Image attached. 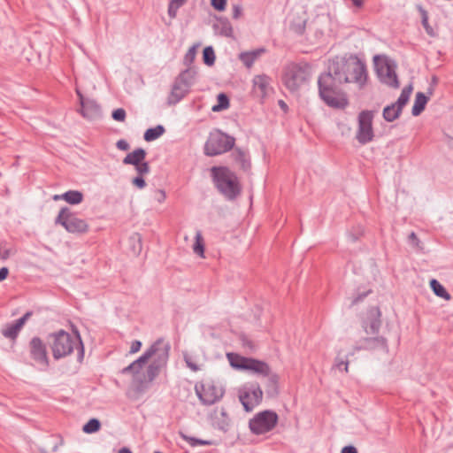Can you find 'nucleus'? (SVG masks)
I'll return each mask as SVG.
<instances>
[{
	"label": "nucleus",
	"instance_id": "1",
	"mask_svg": "<svg viewBox=\"0 0 453 453\" xmlns=\"http://www.w3.org/2000/svg\"><path fill=\"white\" fill-rule=\"evenodd\" d=\"M331 70V64L324 73L320 74L318 80L319 94L324 103L335 109H344L348 104V99L341 89L342 81Z\"/></svg>",
	"mask_w": 453,
	"mask_h": 453
},
{
	"label": "nucleus",
	"instance_id": "2",
	"mask_svg": "<svg viewBox=\"0 0 453 453\" xmlns=\"http://www.w3.org/2000/svg\"><path fill=\"white\" fill-rule=\"evenodd\" d=\"M331 70L342 83L355 82L363 86L366 81V66L358 58L350 56L349 58L334 60Z\"/></svg>",
	"mask_w": 453,
	"mask_h": 453
},
{
	"label": "nucleus",
	"instance_id": "3",
	"mask_svg": "<svg viewBox=\"0 0 453 453\" xmlns=\"http://www.w3.org/2000/svg\"><path fill=\"white\" fill-rule=\"evenodd\" d=\"M53 337V343L51 346L52 354L55 359H59L70 355L74 349H77V359L81 362L84 357V346L78 331H75V335H71L69 333L61 329L51 335Z\"/></svg>",
	"mask_w": 453,
	"mask_h": 453
},
{
	"label": "nucleus",
	"instance_id": "4",
	"mask_svg": "<svg viewBox=\"0 0 453 453\" xmlns=\"http://www.w3.org/2000/svg\"><path fill=\"white\" fill-rule=\"evenodd\" d=\"M212 180L220 194L226 199L234 200L241 193V186L236 174L226 166L211 168Z\"/></svg>",
	"mask_w": 453,
	"mask_h": 453
},
{
	"label": "nucleus",
	"instance_id": "5",
	"mask_svg": "<svg viewBox=\"0 0 453 453\" xmlns=\"http://www.w3.org/2000/svg\"><path fill=\"white\" fill-rule=\"evenodd\" d=\"M235 139L220 130H214L210 133L204 144V154L214 157L231 150L234 146Z\"/></svg>",
	"mask_w": 453,
	"mask_h": 453
},
{
	"label": "nucleus",
	"instance_id": "6",
	"mask_svg": "<svg viewBox=\"0 0 453 453\" xmlns=\"http://www.w3.org/2000/svg\"><path fill=\"white\" fill-rule=\"evenodd\" d=\"M226 357L232 367L237 370L249 371L257 376L264 377V375L269 374V370L271 369L269 365L264 361L242 357L236 353H227Z\"/></svg>",
	"mask_w": 453,
	"mask_h": 453
},
{
	"label": "nucleus",
	"instance_id": "7",
	"mask_svg": "<svg viewBox=\"0 0 453 453\" xmlns=\"http://www.w3.org/2000/svg\"><path fill=\"white\" fill-rule=\"evenodd\" d=\"M55 224L62 226L68 233L73 234H83L89 229L88 222L67 207L61 208L55 219Z\"/></svg>",
	"mask_w": 453,
	"mask_h": 453
},
{
	"label": "nucleus",
	"instance_id": "8",
	"mask_svg": "<svg viewBox=\"0 0 453 453\" xmlns=\"http://www.w3.org/2000/svg\"><path fill=\"white\" fill-rule=\"evenodd\" d=\"M310 75L307 65L290 63L284 68L282 81L288 90L296 91L309 80Z\"/></svg>",
	"mask_w": 453,
	"mask_h": 453
},
{
	"label": "nucleus",
	"instance_id": "9",
	"mask_svg": "<svg viewBox=\"0 0 453 453\" xmlns=\"http://www.w3.org/2000/svg\"><path fill=\"white\" fill-rule=\"evenodd\" d=\"M279 417L273 411L266 410L257 413L249 422L252 434L260 435L272 431L278 423Z\"/></svg>",
	"mask_w": 453,
	"mask_h": 453
},
{
	"label": "nucleus",
	"instance_id": "10",
	"mask_svg": "<svg viewBox=\"0 0 453 453\" xmlns=\"http://www.w3.org/2000/svg\"><path fill=\"white\" fill-rule=\"evenodd\" d=\"M373 116V111H362L358 114L356 139L362 145L371 142L374 138L372 127Z\"/></svg>",
	"mask_w": 453,
	"mask_h": 453
},
{
	"label": "nucleus",
	"instance_id": "11",
	"mask_svg": "<svg viewBox=\"0 0 453 453\" xmlns=\"http://www.w3.org/2000/svg\"><path fill=\"white\" fill-rule=\"evenodd\" d=\"M239 399L246 411H251L263 399V391L257 383L245 384L239 390Z\"/></svg>",
	"mask_w": 453,
	"mask_h": 453
},
{
	"label": "nucleus",
	"instance_id": "12",
	"mask_svg": "<svg viewBox=\"0 0 453 453\" xmlns=\"http://www.w3.org/2000/svg\"><path fill=\"white\" fill-rule=\"evenodd\" d=\"M412 92V87L410 85L403 88L397 101L383 109V118L388 122H392L398 119L403 107L406 105Z\"/></svg>",
	"mask_w": 453,
	"mask_h": 453
},
{
	"label": "nucleus",
	"instance_id": "13",
	"mask_svg": "<svg viewBox=\"0 0 453 453\" xmlns=\"http://www.w3.org/2000/svg\"><path fill=\"white\" fill-rule=\"evenodd\" d=\"M271 82V77L266 74L255 75L252 80L253 95L262 100L267 97L273 90Z\"/></svg>",
	"mask_w": 453,
	"mask_h": 453
},
{
	"label": "nucleus",
	"instance_id": "14",
	"mask_svg": "<svg viewBox=\"0 0 453 453\" xmlns=\"http://www.w3.org/2000/svg\"><path fill=\"white\" fill-rule=\"evenodd\" d=\"M30 355L31 357L43 368L48 367L49 359L46 346L39 337H34L30 341Z\"/></svg>",
	"mask_w": 453,
	"mask_h": 453
},
{
	"label": "nucleus",
	"instance_id": "15",
	"mask_svg": "<svg viewBox=\"0 0 453 453\" xmlns=\"http://www.w3.org/2000/svg\"><path fill=\"white\" fill-rule=\"evenodd\" d=\"M170 344L165 342L163 338L157 339L149 349H153V362L165 366L169 357Z\"/></svg>",
	"mask_w": 453,
	"mask_h": 453
},
{
	"label": "nucleus",
	"instance_id": "16",
	"mask_svg": "<svg viewBox=\"0 0 453 453\" xmlns=\"http://www.w3.org/2000/svg\"><path fill=\"white\" fill-rule=\"evenodd\" d=\"M181 79H175L171 93L167 98V104L169 105H174L178 104L185 96L189 92V87L183 83Z\"/></svg>",
	"mask_w": 453,
	"mask_h": 453
},
{
	"label": "nucleus",
	"instance_id": "17",
	"mask_svg": "<svg viewBox=\"0 0 453 453\" xmlns=\"http://www.w3.org/2000/svg\"><path fill=\"white\" fill-rule=\"evenodd\" d=\"M211 425L221 431H227L230 426V418L224 407L217 408L210 416Z\"/></svg>",
	"mask_w": 453,
	"mask_h": 453
},
{
	"label": "nucleus",
	"instance_id": "18",
	"mask_svg": "<svg viewBox=\"0 0 453 453\" xmlns=\"http://www.w3.org/2000/svg\"><path fill=\"white\" fill-rule=\"evenodd\" d=\"M196 394L200 401L205 405H211L218 402L223 395L214 386L203 387L202 391L196 388Z\"/></svg>",
	"mask_w": 453,
	"mask_h": 453
},
{
	"label": "nucleus",
	"instance_id": "19",
	"mask_svg": "<svg viewBox=\"0 0 453 453\" xmlns=\"http://www.w3.org/2000/svg\"><path fill=\"white\" fill-rule=\"evenodd\" d=\"M78 96L81 101V113L84 118L93 119L100 115V107L93 100H85L82 95L78 91Z\"/></svg>",
	"mask_w": 453,
	"mask_h": 453
},
{
	"label": "nucleus",
	"instance_id": "20",
	"mask_svg": "<svg viewBox=\"0 0 453 453\" xmlns=\"http://www.w3.org/2000/svg\"><path fill=\"white\" fill-rule=\"evenodd\" d=\"M378 73L383 83L395 88L399 87L397 75L389 65L386 64L385 66H381Z\"/></svg>",
	"mask_w": 453,
	"mask_h": 453
},
{
	"label": "nucleus",
	"instance_id": "21",
	"mask_svg": "<svg viewBox=\"0 0 453 453\" xmlns=\"http://www.w3.org/2000/svg\"><path fill=\"white\" fill-rule=\"evenodd\" d=\"M234 160L244 172H249L251 168L250 157L246 150L236 148L232 153Z\"/></svg>",
	"mask_w": 453,
	"mask_h": 453
},
{
	"label": "nucleus",
	"instance_id": "22",
	"mask_svg": "<svg viewBox=\"0 0 453 453\" xmlns=\"http://www.w3.org/2000/svg\"><path fill=\"white\" fill-rule=\"evenodd\" d=\"M266 378L265 392L269 397H274L279 393V376L269 370V374L264 375Z\"/></svg>",
	"mask_w": 453,
	"mask_h": 453
},
{
	"label": "nucleus",
	"instance_id": "23",
	"mask_svg": "<svg viewBox=\"0 0 453 453\" xmlns=\"http://www.w3.org/2000/svg\"><path fill=\"white\" fill-rule=\"evenodd\" d=\"M146 155L147 153L144 149L137 148L124 157L123 164L132 165H139V163L144 161Z\"/></svg>",
	"mask_w": 453,
	"mask_h": 453
},
{
	"label": "nucleus",
	"instance_id": "24",
	"mask_svg": "<svg viewBox=\"0 0 453 453\" xmlns=\"http://www.w3.org/2000/svg\"><path fill=\"white\" fill-rule=\"evenodd\" d=\"M428 102V96L422 92H418L415 96L414 104L412 106L411 114L418 116L425 110Z\"/></svg>",
	"mask_w": 453,
	"mask_h": 453
},
{
	"label": "nucleus",
	"instance_id": "25",
	"mask_svg": "<svg viewBox=\"0 0 453 453\" xmlns=\"http://www.w3.org/2000/svg\"><path fill=\"white\" fill-rule=\"evenodd\" d=\"M364 349H372L376 348H381L383 349H387L388 344L387 340L383 337H374V338H366L365 339Z\"/></svg>",
	"mask_w": 453,
	"mask_h": 453
},
{
	"label": "nucleus",
	"instance_id": "26",
	"mask_svg": "<svg viewBox=\"0 0 453 453\" xmlns=\"http://www.w3.org/2000/svg\"><path fill=\"white\" fill-rule=\"evenodd\" d=\"M217 32L226 37L233 36V27L226 19H221L214 26Z\"/></svg>",
	"mask_w": 453,
	"mask_h": 453
},
{
	"label": "nucleus",
	"instance_id": "27",
	"mask_svg": "<svg viewBox=\"0 0 453 453\" xmlns=\"http://www.w3.org/2000/svg\"><path fill=\"white\" fill-rule=\"evenodd\" d=\"M63 200L69 204H79L83 201V194L78 190H68L62 194Z\"/></svg>",
	"mask_w": 453,
	"mask_h": 453
},
{
	"label": "nucleus",
	"instance_id": "28",
	"mask_svg": "<svg viewBox=\"0 0 453 453\" xmlns=\"http://www.w3.org/2000/svg\"><path fill=\"white\" fill-rule=\"evenodd\" d=\"M430 287L437 296L441 297L447 301L450 300L451 296L437 280L432 279L430 280Z\"/></svg>",
	"mask_w": 453,
	"mask_h": 453
},
{
	"label": "nucleus",
	"instance_id": "29",
	"mask_svg": "<svg viewBox=\"0 0 453 453\" xmlns=\"http://www.w3.org/2000/svg\"><path fill=\"white\" fill-rule=\"evenodd\" d=\"M165 129L162 125H157L155 127L149 128L144 133V140L147 142L155 141L159 138L164 133Z\"/></svg>",
	"mask_w": 453,
	"mask_h": 453
},
{
	"label": "nucleus",
	"instance_id": "30",
	"mask_svg": "<svg viewBox=\"0 0 453 453\" xmlns=\"http://www.w3.org/2000/svg\"><path fill=\"white\" fill-rule=\"evenodd\" d=\"M180 436L187 441L191 447L196 446H210L212 445L213 442L209 440H202L196 437L188 436L185 434L183 432H179Z\"/></svg>",
	"mask_w": 453,
	"mask_h": 453
},
{
	"label": "nucleus",
	"instance_id": "31",
	"mask_svg": "<svg viewBox=\"0 0 453 453\" xmlns=\"http://www.w3.org/2000/svg\"><path fill=\"white\" fill-rule=\"evenodd\" d=\"M193 251L201 257H204V243L201 231H196L195 236V243L193 245Z\"/></svg>",
	"mask_w": 453,
	"mask_h": 453
},
{
	"label": "nucleus",
	"instance_id": "32",
	"mask_svg": "<svg viewBox=\"0 0 453 453\" xmlns=\"http://www.w3.org/2000/svg\"><path fill=\"white\" fill-rule=\"evenodd\" d=\"M196 72L193 68H187L185 71L180 73V75L176 79H181L183 83L187 84L188 87H191L194 83V80L196 77Z\"/></svg>",
	"mask_w": 453,
	"mask_h": 453
},
{
	"label": "nucleus",
	"instance_id": "33",
	"mask_svg": "<svg viewBox=\"0 0 453 453\" xmlns=\"http://www.w3.org/2000/svg\"><path fill=\"white\" fill-rule=\"evenodd\" d=\"M187 0H171L168 5V15L171 19H174L177 15L179 8L185 4Z\"/></svg>",
	"mask_w": 453,
	"mask_h": 453
},
{
	"label": "nucleus",
	"instance_id": "34",
	"mask_svg": "<svg viewBox=\"0 0 453 453\" xmlns=\"http://www.w3.org/2000/svg\"><path fill=\"white\" fill-rule=\"evenodd\" d=\"M101 427V423L97 418H91L83 426V432L86 434H93L97 432Z\"/></svg>",
	"mask_w": 453,
	"mask_h": 453
},
{
	"label": "nucleus",
	"instance_id": "35",
	"mask_svg": "<svg viewBox=\"0 0 453 453\" xmlns=\"http://www.w3.org/2000/svg\"><path fill=\"white\" fill-rule=\"evenodd\" d=\"M129 242L132 243L134 254L139 255L142 248L141 235L137 233L132 234L129 238Z\"/></svg>",
	"mask_w": 453,
	"mask_h": 453
},
{
	"label": "nucleus",
	"instance_id": "36",
	"mask_svg": "<svg viewBox=\"0 0 453 453\" xmlns=\"http://www.w3.org/2000/svg\"><path fill=\"white\" fill-rule=\"evenodd\" d=\"M229 106V99L226 95L220 93L218 96V104L212 106L213 111H219L221 110L226 109Z\"/></svg>",
	"mask_w": 453,
	"mask_h": 453
},
{
	"label": "nucleus",
	"instance_id": "37",
	"mask_svg": "<svg viewBox=\"0 0 453 453\" xmlns=\"http://www.w3.org/2000/svg\"><path fill=\"white\" fill-rule=\"evenodd\" d=\"M160 365L152 361V363L147 368V379L149 381H152L159 373L161 368Z\"/></svg>",
	"mask_w": 453,
	"mask_h": 453
},
{
	"label": "nucleus",
	"instance_id": "38",
	"mask_svg": "<svg viewBox=\"0 0 453 453\" xmlns=\"http://www.w3.org/2000/svg\"><path fill=\"white\" fill-rule=\"evenodd\" d=\"M203 59L205 65H212L215 62V53L211 46L204 48L203 51Z\"/></svg>",
	"mask_w": 453,
	"mask_h": 453
},
{
	"label": "nucleus",
	"instance_id": "39",
	"mask_svg": "<svg viewBox=\"0 0 453 453\" xmlns=\"http://www.w3.org/2000/svg\"><path fill=\"white\" fill-rule=\"evenodd\" d=\"M239 59L243 63L247 68H250L256 61L254 57L250 51L242 52L239 55Z\"/></svg>",
	"mask_w": 453,
	"mask_h": 453
},
{
	"label": "nucleus",
	"instance_id": "40",
	"mask_svg": "<svg viewBox=\"0 0 453 453\" xmlns=\"http://www.w3.org/2000/svg\"><path fill=\"white\" fill-rule=\"evenodd\" d=\"M19 331L20 329L17 327L16 325L13 323L3 330V334L6 338L15 339L18 336Z\"/></svg>",
	"mask_w": 453,
	"mask_h": 453
},
{
	"label": "nucleus",
	"instance_id": "41",
	"mask_svg": "<svg viewBox=\"0 0 453 453\" xmlns=\"http://www.w3.org/2000/svg\"><path fill=\"white\" fill-rule=\"evenodd\" d=\"M153 349H147L139 358L134 360V362L137 364L138 366H141L142 368L148 363V361L153 356Z\"/></svg>",
	"mask_w": 453,
	"mask_h": 453
},
{
	"label": "nucleus",
	"instance_id": "42",
	"mask_svg": "<svg viewBox=\"0 0 453 453\" xmlns=\"http://www.w3.org/2000/svg\"><path fill=\"white\" fill-rule=\"evenodd\" d=\"M142 368L138 366L137 364L134 361L127 367L121 370L122 374H133L134 376L137 375Z\"/></svg>",
	"mask_w": 453,
	"mask_h": 453
},
{
	"label": "nucleus",
	"instance_id": "43",
	"mask_svg": "<svg viewBox=\"0 0 453 453\" xmlns=\"http://www.w3.org/2000/svg\"><path fill=\"white\" fill-rule=\"evenodd\" d=\"M138 175L143 176L150 173V165L148 162L142 161L139 165H134Z\"/></svg>",
	"mask_w": 453,
	"mask_h": 453
},
{
	"label": "nucleus",
	"instance_id": "44",
	"mask_svg": "<svg viewBox=\"0 0 453 453\" xmlns=\"http://www.w3.org/2000/svg\"><path fill=\"white\" fill-rule=\"evenodd\" d=\"M196 58V46L191 47L184 57V64L186 65H190Z\"/></svg>",
	"mask_w": 453,
	"mask_h": 453
},
{
	"label": "nucleus",
	"instance_id": "45",
	"mask_svg": "<svg viewBox=\"0 0 453 453\" xmlns=\"http://www.w3.org/2000/svg\"><path fill=\"white\" fill-rule=\"evenodd\" d=\"M111 117L116 121L123 122L126 119V111L122 108H118L112 111Z\"/></svg>",
	"mask_w": 453,
	"mask_h": 453
},
{
	"label": "nucleus",
	"instance_id": "46",
	"mask_svg": "<svg viewBox=\"0 0 453 453\" xmlns=\"http://www.w3.org/2000/svg\"><path fill=\"white\" fill-rule=\"evenodd\" d=\"M380 327V320L379 319H374L370 322L369 327L366 328V332L368 334H377Z\"/></svg>",
	"mask_w": 453,
	"mask_h": 453
},
{
	"label": "nucleus",
	"instance_id": "47",
	"mask_svg": "<svg viewBox=\"0 0 453 453\" xmlns=\"http://www.w3.org/2000/svg\"><path fill=\"white\" fill-rule=\"evenodd\" d=\"M184 361L187 366L193 372H197L198 370H200L199 366L192 360V357H190L189 355H184Z\"/></svg>",
	"mask_w": 453,
	"mask_h": 453
},
{
	"label": "nucleus",
	"instance_id": "48",
	"mask_svg": "<svg viewBox=\"0 0 453 453\" xmlns=\"http://www.w3.org/2000/svg\"><path fill=\"white\" fill-rule=\"evenodd\" d=\"M211 6L219 12H222L226 9V0H211Z\"/></svg>",
	"mask_w": 453,
	"mask_h": 453
},
{
	"label": "nucleus",
	"instance_id": "49",
	"mask_svg": "<svg viewBox=\"0 0 453 453\" xmlns=\"http://www.w3.org/2000/svg\"><path fill=\"white\" fill-rule=\"evenodd\" d=\"M132 184L140 189H142L146 187V182L145 180L143 179V176L140 175H137L132 180Z\"/></svg>",
	"mask_w": 453,
	"mask_h": 453
},
{
	"label": "nucleus",
	"instance_id": "50",
	"mask_svg": "<svg viewBox=\"0 0 453 453\" xmlns=\"http://www.w3.org/2000/svg\"><path fill=\"white\" fill-rule=\"evenodd\" d=\"M422 25H423L424 28L426 29V31L427 32V34L432 35V28L430 27V26L428 24V17H427L426 12H423Z\"/></svg>",
	"mask_w": 453,
	"mask_h": 453
},
{
	"label": "nucleus",
	"instance_id": "51",
	"mask_svg": "<svg viewBox=\"0 0 453 453\" xmlns=\"http://www.w3.org/2000/svg\"><path fill=\"white\" fill-rule=\"evenodd\" d=\"M116 146L120 150H128L130 146L126 140L120 139L117 142Z\"/></svg>",
	"mask_w": 453,
	"mask_h": 453
},
{
	"label": "nucleus",
	"instance_id": "52",
	"mask_svg": "<svg viewBox=\"0 0 453 453\" xmlns=\"http://www.w3.org/2000/svg\"><path fill=\"white\" fill-rule=\"evenodd\" d=\"M141 347H142V342L138 340H135V341L132 342L129 352L131 354L136 353L140 350Z\"/></svg>",
	"mask_w": 453,
	"mask_h": 453
},
{
	"label": "nucleus",
	"instance_id": "53",
	"mask_svg": "<svg viewBox=\"0 0 453 453\" xmlns=\"http://www.w3.org/2000/svg\"><path fill=\"white\" fill-rule=\"evenodd\" d=\"M242 8L241 5L239 4H234L233 6V18L237 19L241 17L242 15Z\"/></svg>",
	"mask_w": 453,
	"mask_h": 453
},
{
	"label": "nucleus",
	"instance_id": "54",
	"mask_svg": "<svg viewBox=\"0 0 453 453\" xmlns=\"http://www.w3.org/2000/svg\"><path fill=\"white\" fill-rule=\"evenodd\" d=\"M371 293V289L365 291L361 294H358L357 296H355L352 300V304H357L358 302L362 301L367 295Z\"/></svg>",
	"mask_w": 453,
	"mask_h": 453
},
{
	"label": "nucleus",
	"instance_id": "55",
	"mask_svg": "<svg viewBox=\"0 0 453 453\" xmlns=\"http://www.w3.org/2000/svg\"><path fill=\"white\" fill-rule=\"evenodd\" d=\"M155 198L158 203H163L166 198L165 192L162 189L157 190Z\"/></svg>",
	"mask_w": 453,
	"mask_h": 453
},
{
	"label": "nucleus",
	"instance_id": "56",
	"mask_svg": "<svg viewBox=\"0 0 453 453\" xmlns=\"http://www.w3.org/2000/svg\"><path fill=\"white\" fill-rule=\"evenodd\" d=\"M335 366L340 370L343 369L347 372L349 369V362L343 360H336Z\"/></svg>",
	"mask_w": 453,
	"mask_h": 453
},
{
	"label": "nucleus",
	"instance_id": "57",
	"mask_svg": "<svg viewBox=\"0 0 453 453\" xmlns=\"http://www.w3.org/2000/svg\"><path fill=\"white\" fill-rule=\"evenodd\" d=\"M254 57L255 60H257L264 52H265V48H259L254 50L250 51Z\"/></svg>",
	"mask_w": 453,
	"mask_h": 453
},
{
	"label": "nucleus",
	"instance_id": "58",
	"mask_svg": "<svg viewBox=\"0 0 453 453\" xmlns=\"http://www.w3.org/2000/svg\"><path fill=\"white\" fill-rule=\"evenodd\" d=\"M409 241L412 245L418 246V238L414 232H411L409 234Z\"/></svg>",
	"mask_w": 453,
	"mask_h": 453
},
{
	"label": "nucleus",
	"instance_id": "59",
	"mask_svg": "<svg viewBox=\"0 0 453 453\" xmlns=\"http://www.w3.org/2000/svg\"><path fill=\"white\" fill-rule=\"evenodd\" d=\"M342 453H357L354 446H346L342 449Z\"/></svg>",
	"mask_w": 453,
	"mask_h": 453
},
{
	"label": "nucleus",
	"instance_id": "60",
	"mask_svg": "<svg viewBox=\"0 0 453 453\" xmlns=\"http://www.w3.org/2000/svg\"><path fill=\"white\" fill-rule=\"evenodd\" d=\"M9 270L7 267H2L0 269V280H4L8 276Z\"/></svg>",
	"mask_w": 453,
	"mask_h": 453
},
{
	"label": "nucleus",
	"instance_id": "61",
	"mask_svg": "<svg viewBox=\"0 0 453 453\" xmlns=\"http://www.w3.org/2000/svg\"><path fill=\"white\" fill-rule=\"evenodd\" d=\"M26 323L25 319L21 317L19 318V319H17L14 324L16 325L17 327H19V329L22 328V326H24V324Z\"/></svg>",
	"mask_w": 453,
	"mask_h": 453
},
{
	"label": "nucleus",
	"instance_id": "62",
	"mask_svg": "<svg viewBox=\"0 0 453 453\" xmlns=\"http://www.w3.org/2000/svg\"><path fill=\"white\" fill-rule=\"evenodd\" d=\"M352 4L357 8H361L364 4L365 0H350Z\"/></svg>",
	"mask_w": 453,
	"mask_h": 453
},
{
	"label": "nucleus",
	"instance_id": "63",
	"mask_svg": "<svg viewBox=\"0 0 453 453\" xmlns=\"http://www.w3.org/2000/svg\"><path fill=\"white\" fill-rule=\"evenodd\" d=\"M279 105L280 106L281 109H283L284 111H286L288 109V105L287 104L282 101V100H280L279 101Z\"/></svg>",
	"mask_w": 453,
	"mask_h": 453
},
{
	"label": "nucleus",
	"instance_id": "64",
	"mask_svg": "<svg viewBox=\"0 0 453 453\" xmlns=\"http://www.w3.org/2000/svg\"><path fill=\"white\" fill-rule=\"evenodd\" d=\"M119 453H132V451L127 448H122L119 450Z\"/></svg>",
	"mask_w": 453,
	"mask_h": 453
}]
</instances>
